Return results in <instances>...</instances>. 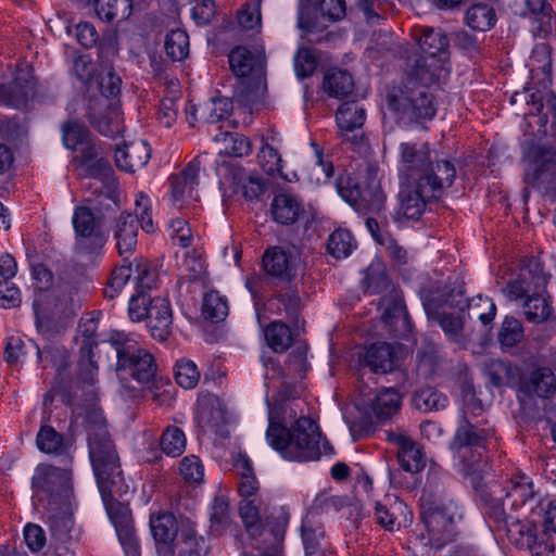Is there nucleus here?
I'll return each mask as SVG.
<instances>
[{"label": "nucleus", "mask_w": 556, "mask_h": 556, "mask_svg": "<svg viewBox=\"0 0 556 556\" xmlns=\"http://www.w3.org/2000/svg\"><path fill=\"white\" fill-rule=\"evenodd\" d=\"M89 457L106 514L115 528L125 556H140L139 543L129 507L115 495L127 492L119 456L111 440L105 420L94 414L87 425Z\"/></svg>", "instance_id": "obj_1"}, {"label": "nucleus", "mask_w": 556, "mask_h": 556, "mask_svg": "<svg viewBox=\"0 0 556 556\" xmlns=\"http://www.w3.org/2000/svg\"><path fill=\"white\" fill-rule=\"evenodd\" d=\"M268 405L267 444L292 462H308L320 456V432L314 419L299 415V405L282 400Z\"/></svg>", "instance_id": "obj_2"}, {"label": "nucleus", "mask_w": 556, "mask_h": 556, "mask_svg": "<svg viewBox=\"0 0 556 556\" xmlns=\"http://www.w3.org/2000/svg\"><path fill=\"white\" fill-rule=\"evenodd\" d=\"M399 177L433 201L441 199L456 178V168L447 159H439L427 142H402L399 147Z\"/></svg>", "instance_id": "obj_3"}, {"label": "nucleus", "mask_w": 556, "mask_h": 556, "mask_svg": "<svg viewBox=\"0 0 556 556\" xmlns=\"http://www.w3.org/2000/svg\"><path fill=\"white\" fill-rule=\"evenodd\" d=\"M441 79H444L443 65L425 73L418 62L408 68L405 80L388 88L386 103L399 124L409 125L433 118L437 105L431 86Z\"/></svg>", "instance_id": "obj_4"}, {"label": "nucleus", "mask_w": 556, "mask_h": 556, "mask_svg": "<svg viewBox=\"0 0 556 556\" xmlns=\"http://www.w3.org/2000/svg\"><path fill=\"white\" fill-rule=\"evenodd\" d=\"M33 488L35 498L49 510L48 523L52 536L63 540L74 525L70 510V473L60 468L40 466L33 477Z\"/></svg>", "instance_id": "obj_5"}, {"label": "nucleus", "mask_w": 556, "mask_h": 556, "mask_svg": "<svg viewBox=\"0 0 556 556\" xmlns=\"http://www.w3.org/2000/svg\"><path fill=\"white\" fill-rule=\"evenodd\" d=\"M103 342L115 350L116 370L122 379L130 377L142 384L154 379L157 370L155 359L149 351L139 345L134 334L111 330Z\"/></svg>", "instance_id": "obj_6"}, {"label": "nucleus", "mask_w": 556, "mask_h": 556, "mask_svg": "<svg viewBox=\"0 0 556 556\" xmlns=\"http://www.w3.org/2000/svg\"><path fill=\"white\" fill-rule=\"evenodd\" d=\"M135 213L136 216L126 212L121 213L112 225L117 252L125 261L134 254L137 247L138 220L144 232L153 233L156 230L151 214V201L146 194H137Z\"/></svg>", "instance_id": "obj_7"}, {"label": "nucleus", "mask_w": 556, "mask_h": 556, "mask_svg": "<svg viewBox=\"0 0 556 556\" xmlns=\"http://www.w3.org/2000/svg\"><path fill=\"white\" fill-rule=\"evenodd\" d=\"M337 190L358 214L378 215L384 208L386 194L376 169L368 170L362 185L348 175H341L337 180Z\"/></svg>", "instance_id": "obj_8"}, {"label": "nucleus", "mask_w": 556, "mask_h": 556, "mask_svg": "<svg viewBox=\"0 0 556 556\" xmlns=\"http://www.w3.org/2000/svg\"><path fill=\"white\" fill-rule=\"evenodd\" d=\"M523 161L525 182L556 198V149L548 144L532 143L527 148Z\"/></svg>", "instance_id": "obj_9"}, {"label": "nucleus", "mask_w": 556, "mask_h": 556, "mask_svg": "<svg viewBox=\"0 0 556 556\" xmlns=\"http://www.w3.org/2000/svg\"><path fill=\"white\" fill-rule=\"evenodd\" d=\"M108 79L106 89L104 81L101 83L102 94L89 100L87 118L101 135L114 138L123 131V119L118 106L109 97L119 92L121 79L114 75H109Z\"/></svg>", "instance_id": "obj_10"}, {"label": "nucleus", "mask_w": 556, "mask_h": 556, "mask_svg": "<svg viewBox=\"0 0 556 556\" xmlns=\"http://www.w3.org/2000/svg\"><path fill=\"white\" fill-rule=\"evenodd\" d=\"M552 275L545 270L539 257L531 256L521 261L502 288L503 295L511 302L535 294L546 289Z\"/></svg>", "instance_id": "obj_11"}, {"label": "nucleus", "mask_w": 556, "mask_h": 556, "mask_svg": "<svg viewBox=\"0 0 556 556\" xmlns=\"http://www.w3.org/2000/svg\"><path fill=\"white\" fill-rule=\"evenodd\" d=\"M421 518L428 532V542L437 548L454 540L456 531V519H460L458 505L448 501L447 503H422Z\"/></svg>", "instance_id": "obj_12"}, {"label": "nucleus", "mask_w": 556, "mask_h": 556, "mask_svg": "<svg viewBox=\"0 0 556 556\" xmlns=\"http://www.w3.org/2000/svg\"><path fill=\"white\" fill-rule=\"evenodd\" d=\"M492 434V429L478 428L466 417L458 425L453 440V448L464 475H469L476 470V465L481 459V453L476 450L483 447L485 441Z\"/></svg>", "instance_id": "obj_13"}, {"label": "nucleus", "mask_w": 556, "mask_h": 556, "mask_svg": "<svg viewBox=\"0 0 556 556\" xmlns=\"http://www.w3.org/2000/svg\"><path fill=\"white\" fill-rule=\"evenodd\" d=\"M417 42L424 55L416 58L409 68L418 62L422 64L424 72L433 70L437 65H443L444 78L448 74V39L441 29L422 27L417 36Z\"/></svg>", "instance_id": "obj_14"}, {"label": "nucleus", "mask_w": 556, "mask_h": 556, "mask_svg": "<svg viewBox=\"0 0 556 556\" xmlns=\"http://www.w3.org/2000/svg\"><path fill=\"white\" fill-rule=\"evenodd\" d=\"M79 252L91 253L101 249L105 236L101 231L102 220L87 206H77L72 217Z\"/></svg>", "instance_id": "obj_15"}, {"label": "nucleus", "mask_w": 556, "mask_h": 556, "mask_svg": "<svg viewBox=\"0 0 556 556\" xmlns=\"http://www.w3.org/2000/svg\"><path fill=\"white\" fill-rule=\"evenodd\" d=\"M36 93V79L31 71L21 68L9 86L0 85V103L14 109H24Z\"/></svg>", "instance_id": "obj_16"}, {"label": "nucleus", "mask_w": 556, "mask_h": 556, "mask_svg": "<svg viewBox=\"0 0 556 556\" xmlns=\"http://www.w3.org/2000/svg\"><path fill=\"white\" fill-rule=\"evenodd\" d=\"M150 529L161 556H173L178 536L179 523L174 514L159 511L150 516Z\"/></svg>", "instance_id": "obj_17"}, {"label": "nucleus", "mask_w": 556, "mask_h": 556, "mask_svg": "<svg viewBox=\"0 0 556 556\" xmlns=\"http://www.w3.org/2000/svg\"><path fill=\"white\" fill-rule=\"evenodd\" d=\"M200 172V161H191L180 173L169 177L170 200L177 207H182L198 199L197 186Z\"/></svg>", "instance_id": "obj_18"}, {"label": "nucleus", "mask_w": 556, "mask_h": 556, "mask_svg": "<svg viewBox=\"0 0 556 556\" xmlns=\"http://www.w3.org/2000/svg\"><path fill=\"white\" fill-rule=\"evenodd\" d=\"M264 269L267 274L282 280H292L301 270L302 263L295 251L280 247L268 249L263 256Z\"/></svg>", "instance_id": "obj_19"}, {"label": "nucleus", "mask_w": 556, "mask_h": 556, "mask_svg": "<svg viewBox=\"0 0 556 556\" xmlns=\"http://www.w3.org/2000/svg\"><path fill=\"white\" fill-rule=\"evenodd\" d=\"M502 509L500 511L516 510L522 508L534 497L533 482L522 472L513 473L505 482Z\"/></svg>", "instance_id": "obj_20"}, {"label": "nucleus", "mask_w": 556, "mask_h": 556, "mask_svg": "<svg viewBox=\"0 0 556 556\" xmlns=\"http://www.w3.org/2000/svg\"><path fill=\"white\" fill-rule=\"evenodd\" d=\"M498 527L506 531L508 540L520 548L529 546L536 539V525L527 518L513 516L507 511L495 513Z\"/></svg>", "instance_id": "obj_21"}, {"label": "nucleus", "mask_w": 556, "mask_h": 556, "mask_svg": "<svg viewBox=\"0 0 556 556\" xmlns=\"http://www.w3.org/2000/svg\"><path fill=\"white\" fill-rule=\"evenodd\" d=\"M98 325L93 319H87L79 325V332L83 337L80 345V362H79V376L80 379L88 383L93 384L98 371V366L92 359V350L97 346L94 334Z\"/></svg>", "instance_id": "obj_22"}, {"label": "nucleus", "mask_w": 556, "mask_h": 556, "mask_svg": "<svg viewBox=\"0 0 556 556\" xmlns=\"http://www.w3.org/2000/svg\"><path fill=\"white\" fill-rule=\"evenodd\" d=\"M148 319V328L151 336L164 341L170 333L173 316L168 300L164 298H154L150 301L149 313L146 315Z\"/></svg>", "instance_id": "obj_23"}, {"label": "nucleus", "mask_w": 556, "mask_h": 556, "mask_svg": "<svg viewBox=\"0 0 556 556\" xmlns=\"http://www.w3.org/2000/svg\"><path fill=\"white\" fill-rule=\"evenodd\" d=\"M150 157L151 149L144 140L130 141L115 151L116 166L128 173L142 168Z\"/></svg>", "instance_id": "obj_24"}, {"label": "nucleus", "mask_w": 556, "mask_h": 556, "mask_svg": "<svg viewBox=\"0 0 556 556\" xmlns=\"http://www.w3.org/2000/svg\"><path fill=\"white\" fill-rule=\"evenodd\" d=\"M400 350V346L386 342L375 343L367 349L364 364L374 372H390L396 367Z\"/></svg>", "instance_id": "obj_25"}, {"label": "nucleus", "mask_w": 556, "mask_h": 556, "mask_svg": "<svg viewBox=\"0 0 556 556\" xmlns=\"http://www.w3.org/2000/svg\"><path fill=\"white\" fill-rule=\"evenodd\" d=\"M303 213V202L289 192L277 193L270 204L273 219L281 225L294 224Z\"/></svg>", "instance_id": "obj_26"}, {"label": "nucleus", "mask_w": 556, "mask_h": 556, "mask_svg": "<svg viewBox=\"0 0 556 556\" xmlns=\"http://www.w3.org/2000/svg\"><path fill=\"white\" fill-rule=\"evenodd\" d=\"M402 406V396L395 388H383L370 400V414L380 422L395 416Z\"/></svg>", "instance_id": "obj_27"}, {"label": "nucleus", "mask_w": 556, "mask_h": 556, "mask_svg": "<svg viewBox=\"0 0 556 556\" xmlns=\"http://www.w3.org/2000/svg\"><path fill=\"white\" fill-rule=\"evenodd\" d=\"M433 200L424 197L421 191L408 181H401L399 192L400 208L399 213L407 219H418L426 210V205Z\"/></svg>", "instance_id": "obj_28"}, {"label": "nucleus", "mask_w": 556, "mask_h": 556, "mask_svg": "<svg viewBox=\"0 0 556 556\" xmlns=\"http://www.w3.org/2000/svg\"><path fill=\"white\" fill-rule=\"evenodd\" d=\"M526 319L533 324L546 321L553 314V307L546 289L535 292L525 299H520Z\"/></svg>", "instance_id": "obj_29"}, {"label": "nucleus", "mask_w": 556, "mask_h": 556, "mask_svg": "<svg viewBox=\"0 0 556 556\" xmlns=\"http://www.w3.org/2000/svg\"><path fill=\"white\" fill-rule=\"evenodd\" d=\"M100 147L93 137L89 138L75 150L74 162L79 166L86 167L89 175L93 176L100 172L110 169L108 161L100 156Z\"/></svg>", "instance_id": "obj_30"}, {"label": "nucleus", "mask_w": 556, "mask_h": 556, "mask_svg": "<svg viewBox=\"0 0 556 556\" xmlns=\"http://www.w3.org/2000/svg\"><path fill=\"white\" fill-rule=\"evenodd\" d=\"M392 440L399 444V462L408 472H419L425 467V458L420 448L407 437L394 434Z\"/></svg>", "instance_id": "obj_31"}, {"label": "nucleus", "mask_w": 556, "mask_h": 556, "mask_svg": "<svg viewBox=\"0 0 556 556\" xmlns=\"http://www.w3.org/2000/svg\"><path fill=\"white\" fill-rule=\"evenodd\" d=\"M214 140L218 144L219 154L226 156L243 157L252 152L250 139L239 132H219Z\"/></svg>", "instance_id": "obj_32"}, {"label": "nucleus", "mask_w": 556, "mask_h": 556, "mask_svg": "<svg viewBox=\"0 0 556 556\" xmlns=\"http://www.w3.org/2000/svg\"><path fill=\"white\" fill-rule=\"evenodd\" d=\"M523 99L531 106L529 113L532 115H542L547 118L548 112H556V96L546 84H543L542 89L536 90L528 87L523 93Z\"/></svg>", "instance_id": "obj_33"}, {"label": "nucleus", "mask_w": 556, "mask_h": 556, "mask_svg": "<svg viewBox=\"0 0 556 556\" xmlns=\"http://www.w3.org/2000/svg\"><path fill=\"white\" fill-rule=\"evenodd\" d=\"M301 536L305 551L328 546L325 540V530L319 516L308 513L302 520Z\"/></svg>", "instance_id": "obj_34"}, {"label": "nucleus", "mask_w": 556, "mask_h": 556, "mask_svg": "<svg viewBox=\"0 0 556 556\" xmlns=\"http://www.w3.org/2000/svg\"><path fill=\"white\" fill-rule=\"evenodd\" d=\"M465 22L473 30L486 31L496 22L495 10L486 2H476L466 11Z\"/></svg>", "instance_id": "obj_35"}, {"label": "nucleus", "mask_w": 556, "mask_h": 556, "mask_svg": "<svg viewBox=\"0 0 556 556\" xmlns=\"http://www.w3.org/2000/svg\"><path fill=\"white\" fill-rule=\"evenodd\" d=\"M96 15L102 21H124L132 12L131 0H94Z\"/></svg>", "instance_id": "obj_36"}, {"label": "nucleus", "mask_w": 556, "mask_h": 556, "mask_svg": "<svg viewBox=\"0 0 556 556\" xmlns=\"http://www.w3.org/2000/svg\"><path fill=\"white\" fill-rule=\"evenodd\" d=\"M324 90L332 98H344L354 88V80L350 73L342 70H331L324 77Z\"/></svg>", "instance_id": "obj_37"}, {"label": "nucleus", "mask_w": 556, "mask_h": 556, "mask_svg": "<svg viewBox=\"0 0 556 556\" xmlns=\"http://www.w3.org/2000/svg\"><path fill=\"white\" fill-rule=\"evenodd\" d=\"M336 119L342 132H350L364 125L366 111L357 102H345L339 108Z\"/></svg>", "instance_id": "obj_38"}, {"label": "nucleus", "mask_w": 556, "mask_h": 556, "mask_svg": "<svg viewBox=\"0 0 556 556\" xmlns=\"http://www.w3.org/2000/svg\"><path fill=\"white\" fill-rule=\"evenodd\" d=\"M529 393L540 397H549L556 391V377L552 369L542 367L532 371L529 381L526 383Z\"/></svg>", "instance_id": "obj_39"}, {"label": "nucleus", "mask_w": 556, "mask_h": 556, "mask_svg": "<svg viewBox=\"0 0 556 556\" xmlns=\"http://www.w3.org/2000/svg\"><path fill=\"white\" fill-rule=\"evenodd\" d=\"M265 340L268 346L277 352H285L292 342L289 327L281 321L270 323L264 330Z\"/></svg>", "instance_id": "obj_40"}, {"label": "nucleus", "mask_w": 556, "mask_h": 556, "mask_svg": "<svg viewBox=\"0 0 556 556\" xmlns=\"http://www.w3.org/2000/svg\"><path fill=\"white\" fill-rule=\"evenodd\" d=\"M355 248L356 241L346 229H337L329 236L327 250L336 258L348 257Z\"/></svg>", "instance_id": "obj_41"}, {"label": "nucleus", "mask_w": 556, "mask_h": 556, "mask_svg": "<svg viewBox=\"0 0 556 556\" xmlns=\"http://www.w3.org/2000/svg\"><path fill=\"white\" fill-rule=\"evenodd\" d=\"M36 443L38 448L47 454L61 455L67 448L63 435L50 426H42L40 428L37 433Z\"/></svg>", "instance_id": "obj_42"}, {"label": "nucleus", "mask_w": 556, "mask_h": 556, "mask_svg": "<svg viewBox=\"0 0 556 556\" xmlns=\"http://www.w3.org/2000/svg\"><path fill=\"white\" fill-rule=\"evenodd\" d=\"M229 65L238 77L248 76L258 62V59L244 47H236L229 53Z\"/></svg>", "instance_id": "obj_43"}, {"label": "nucleus", "mask_w": 556, "mask_h": 556, "mask_svg": "<svg viewBox=\"0 0 556 556\" xmlns=\"http://www.w3.org/2000/svg\"><path fill=\"white\" fill-rule=\"evenodd\" d=\"M211 529L214 533L222 535L231 526L229 520V504L224 496H216L211 505L210 513Z\"/></svg>", "instance_id": "obj_44"}, {"label": "nucleus", "mask_w": 556, "mask_h": 556, "mask_svg": "<svg viewBox=\"0 0 556 556\" xmlns=\"http://www.w3.org/2000/svg\"><path fill=\"white\" fill-rule=\"evenodd\" d=\"M202 311L213 321L223 320L229 312L228 301L218 291H210L203 298Z\"/></svg>", "instance_id": "obj_45"}, {"label": "nucleus", "mask_w": 556, "mask_h": 556, "mask_svg": "<svg viewBox=\"0 0 556 556\" xmlns=\"http://www.w3.org/2000/svg\"><path fill=\"white\" fill-rule=\"evenodd\" d=\"M180 542L185 545L182 552L190 554V556H201L204 539L197 535L193 525L189 521L179 523L176 545Z\"/></svg>", "instance_id": "obj_46"}, {"label": "nucleus", "mask_w": 556, "mask_h": 556, "mask_svg": "<svg viewBox=\"0 0 556 556\" xmlns=\"http://www.w3.org/2000/svg\"><path fill=\"white\" fill-rule=\"evenodd\" d=\"M239 513L248 533L252 538L262 536L263 523L260 520L258 508L254 504V501L250 498H243L240 502Z\"/></svg>", "instance_id": "obj_47"}, {"label": "nucleus", "mask_w": 556, "mask_h": 556, "mask_svg": "<svg viewBox=\"0 0 556 556\" xmlns=\"http://www.w3.org/2000/svg\"><path fill=\"white\" fill-rule=\"evenodd\" d=\"M166 54L174 61H182L189 53V36L182 29H175L165 39Z\"/></svg>", "instance_id": "obj_48"}, {"label": "nucleus", "mask_w": 556, "mask_h": 556, "mask_svg": "<svg viewBox=\"0 0 556 556\" xmlns=\"http://www.w3.org/2000/svg\"><path fill=\"white\" fill-rule=\"evenodd\" d=\"M289 520L290 513L286 507L275 508L266 518L265 525H263V534L269 533L275 542L281 541Z\"/></svg>", "instance_id": "obj_49"}, {"label": "nucleus", "mask_w": 556, "mask_h": 556, "mask_svg": "<svg viewBox=\"0 0 556 556\" xmlns=\"http://www.w3.org/2000/svg\"><path fill=\"white\" fill-rule=\"evenodd\" d=\"M447 397L433 388H424L414 394V404L418 409L439 410L446 407Z\"/></svg>", "instance_id": "obj_50"}, {"label": "nucleus", "mask_w": 556, "mask_h": 556, "mask_svg": "<svg viewBox=\"0 0 556 556\" xmlns=\"http://www.w3.org/2000/svg\"><path fill=\"white\" fill-rule=\"evenodd\" d=\"M162 451L172 457L182 454L186 448V435L184 431L177 427H167L161 438Z\"/></svg>", "instance_id": "obj_51"}, {"label": "nucleus", "mask_w": 556, "mask_h": 556, "mask_svg": "<svg viewBox=\"0 0 556 556\" xmlns=\"http://www.w3.org/2000/svg\"><path fill=\"white\" fill-rule=\"evenodd\" d=\"M132 263L134 270L132 277L138 291H146L152 289L156 283V273L151 264L143 258H135Z\"/></svg>", "instance_id": "obj_52"}, {"label": "nucleus", "mask_w": 556, "mask_h": 556, "mask_svg": "<svg viewBox=\"0 0 556 556\" xmlns=\"http://www.w3.org/2000/svg\"><path fill=\"white\" fill-rule=\"evenodd\" d=\"M402 508L401 504L388 506L381 502H376L374 507V519L381 528L388 531H394L400 528L396 513Z\"/></svg>", "instance_id": "obj_53"}, {"label": "nucleus", "mask_w": 556, "mask_h": 556, "mask_svg": "<svg viewBox=\"0 0 556 556\" xmlns=\"http://www.w3.org/2000/svg\"><path fill=\"white\" fill-rule=\"evenodd\" d=\"M526 3L534 15L540 16V26L536 34L540 36L549 34L555 22L552 15V7L547 0H526Z\"/></svg>", "instance_id": "obj_54"}, {"label": "nucleus", "mask_w": 556, "mask_h": 556, "mask_svg": "<svg viewBox=\"0 0 556 556\" xmlns=\"http://www.w3.org/2000/svg\"><path fill=\"white\" fill-rule=\"evenodd\" d=\"M175 379L184 389H193L200 379V372L197 365L190 359L181 358L177 361Z\"/></svg>", "instance_id": "obj_55"}, {"label": "nucleus", "mask_w": 556, "mask_h": 556, "mask_svg": "<svg viewBox=\"0 0 556 556\" xmlns=\"http://www.w3.org/2000/svg\"><path fill=\"white\" fill-rule=\"evenodd\" d=\"M92 136L77 122H68L62 128V140L70 150H76L83 141H87Z\"/></svg>", "instance_id": "obj_56"}, {"label": "nucleus", "mask_w": 556, "mask_h": 556, "mask_svg": "<svg viewBox=\"0 0 556 556\" xmlns=\"http://www.w3.org/2000/svg\"><path fill=\"white\" fill-rule=\"evenodd\" d=\"M523 338V328L521 323L515 317H505L501 330L498 332V340L504 346H514Z\"/></svg>", "instance_id": "obj_57"}, {"label": "nucleus", "mask_w": 556, "mask_h": 556, "mask_svg": "<svg viewBox=\"0 0 556 556\" xmlns=\"http://www.w3.org/2000/svg\"><path fill=\"white\" fill-rule=\"evenodd\" d=\"M237 189L249 200H257L265 191L263 179L256 175L242 174L237 178Z\"/></svg>", "instance_id": "obj_58"}, {"label": "nucleus", "mask_w": 556, "mask_h": 556, "mask_svg": "<svg viewBox=\"0 0 556 556\" xmlns=\"http://www.w3.org/2000/svg\"><path fill=\"white\" fill-rule=\"evenodd\" d=\"M179 473L182 477V479L187 482H201L204 477V467L199 456H185L179 463Z\"/></svg>", "instance_id": "obj_59"}, {"label": "nucleus", "mask_w": 556, "mask_h": 556, "mask_svg": "<svg viewBox=\"0 0 556 556\" xmlns=\"http://www.w3.org/2000/svg\"><path fill=\"white\" fill-rule=\"evenodd\" d=\"M132 270L134 266L131 262L127 265L116 267L112 273L106 288L104 289L105 296L110 299L115 298L126 286L129 278L132 277Z\"/></svg>", "instance_id": "obj_60"}, {"label": "nucleus", "mask_w": 556, "mask_h": 556, "mask_svg": "<svg viewBox=\"0 0 556 556\" xmlns=\"http://www.w3.org/2000/svg\"><path fill=\"white\" fill-rule=\"evenodd\" d=\"M258 163L268 175H275L281 169V157L277 150L268 143L263 144L258 154Z\"/></svg>", "instance_id": "obj_61"}, {"label": "nucleus", "mask_w": 556, "mask_h": 556, "mask_svg": "<svg viewBox=\"0 0 556 556\" xmlns=\"http://www.w3.org/2000/svg\"><path fill=\"white\" fill-rule=\"evenodd\" d=\"M24 542L33 553L40 552L47 543L45 530L36 523H27L24 527Z\"/></svg>", "instance_id": "obj_62"}, {"label": "nucleus", "mask_w": 556, "mask_h": 556, "mask_svg": "<svg viewBox=\"0 0 556 556\" xmlns=\"http://www.w3.org/2000/svg\"><path fill=\"white\" fill-rule=\"evenodd\" d=\"M316 68V60L311 50L302 48L299 49L294 58V71L299 78L303 79L309 77Z\"/></svg>", "instance_id": "obj_63"}, {"label": "nucleus", "mask_w": 556, "mask_h": 556, "mask_svg": "<svg viewBox=\"0 0 556 556\" xmlns=\"http://www.w3.org/2000/svg\"><path fill=\"white\" fill-rule=\"evenodd\" d=\"M170 237L174 243L181 248H188L192 243V232L186 219L174 218L169 224Z\"/></svg>", "instance_id": "obj_64"}]
</instances>
